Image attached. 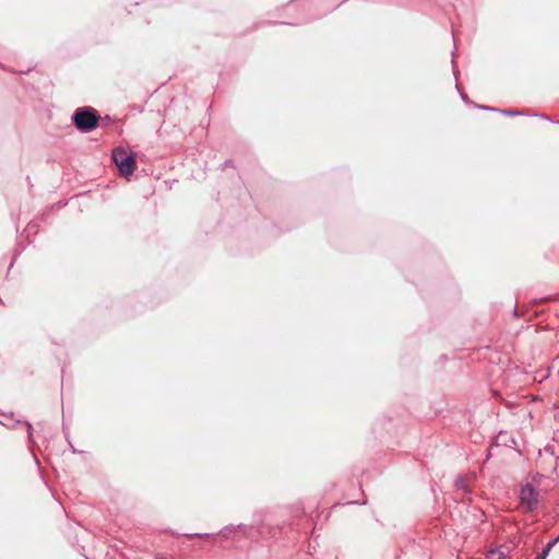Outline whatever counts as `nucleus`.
I'll return each instance as SVG.
<instances>
[{"mask_svg":"<svg viewBox=\"0 0 559 559\" xmlns=\"http://www.w3.org/2000/svg\"><path fill=\"white\" fill-rule=\"evenodd\" d=\"M455 485L457 489L463 490L464 492L469 491V488L463 478L457 479Z\"/></svg>","mask_w":559,"mask_h":559,"instance_id":"obj_4","label":"nucleus"},{"mask_svg":"<svg viewBox=\"0 0 559 559\" xmlns=\"http://www.w3.org/2000/svg\"><path fill=\"white\" fill-rule=\"evenodd\" d=\"M73 122L79 130L86 132L97 126L98 116L94 108L82 107L75 110Z\"/></svg>","mask_w":559,"mask_h":559,"instance_id":"obj_1","label":"nucleus"},{"mask_svg":"<svg viewBox=\"0 0 559 559\" xmlns=\"http://www.w3.org/2000/svg\"><path fill=\"white\" fill-rule=\"evenodd\" d=\"M112 160L121 176L128 177L133 174L136 162L134 156L128 153L127 150L122 147L115 148L112 151Z\"/></svg>","mask_w":559,"mask_h":559,"instance_id":"obj_2","label":"nucleus"},{"mask_svg":"<svg viewBox=\"0 0 559 559\" xmlns=\"http://www.w3.org/2000/svg\"><path fill=\"white\" fill-rule=\"evenodd\" d=\"M552 543H549L545 549L540 554L537 555L535 559H545L550 550Z\"/></svg>","mask_w":559,"mask_h":559,"instance_id":"obj_5","label":"nucleus"},{"mask_svg":"<svg viewBox=\"0 0 559 559\" xmlns=\"http://www.w3.org/2000/svg\"><path fill=\"white\" fill-rule=\"evenodd\" d=\"M27 430H28V438L31 439L32 438V433H31L32 427H31V425H27Z\"/></svg>","mask_w":559,"mask_h":559,"instance_id":"obj_7","label":"nucleus"},{"mask_svg":"<svg viewBox=\"0 0 559 559\" xmlns=\"http://www.w3.org/2000/svg\"><path fill=\"white\" fill-rule=\"evenodd\" d=\"M538 501L539 492L531 483L521 486L520 502L525 511H534L537 508Z\"/></svg>","mask_w":559,"mask_h":559,"instance_id":"obj_3","label":"nucleus"},{"mask_svg":"<svg viewBox=\"0 0 559 559\" xmlns=\"http://www.w3.org/2000/svg\"><path fill=\"white\" fill-rule=\"evenodd\" d=\"M155 559H169L168 557L164 556V555H157L155 557Z\"/></svg>","mask_w":559,"mask_h":559,"instance_id":"obj_6","label":"nucleus"}]
</instances>
